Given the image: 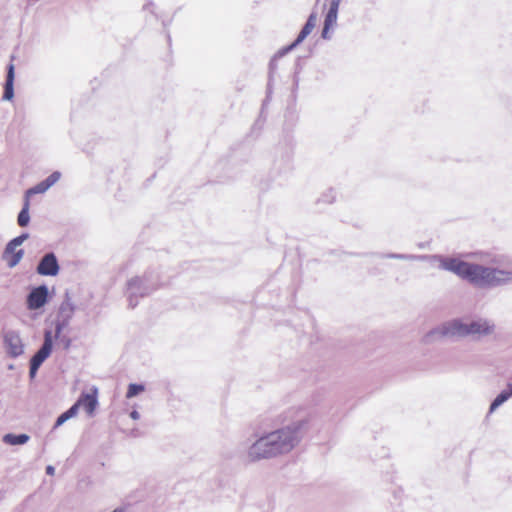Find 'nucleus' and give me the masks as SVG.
Instances as JSON below:
<instances>
[{
	"label": "nucleus",
	"instance_id": "obj_1",
	"mask_svg": "<svg viewBox=\"0 0 512 512\" xmlns=\"http://www.w3.org/2000/svg\"><path fill=\"white\" fill-rule=\"evenodd\" d=\"M439 268L456 274L479 288H491L512 281V271L465 262L458 258L436 256Z\"/></svg>",
	"mask_w": 512,
	"mask_h": 512
},
{
	"label": "nucleus",
	"instance_id": "obj_2",
	"mask_svg": "<svg viewBox=\"0 0 512 512\" xmlns=\"http://www.w3.org/2000/svg\"><path fill=\"white\" fill-rule=\"evenodd\" d=\"M308 419L302 418L274 431L265 433L274 458L290 453L301 442Z\"/></svg>",
	"mask_w": 512,
	"mask_h": 512
},
{
	"label": "nucleus",
	"instance_id": "obj_3",
	"mask_svg": "<svg viewBox=\"0 0 512 512\" xmlns=\"http://www.w3.org/2000/svg\"><path fill=\"white\" fill-rule=\"evenodd\" d=\"M159 287L158 276L152 272L144 273L141 276L131 277L127 281L126 295L129 306L134 308L141 298L149 296Z\"/></svg>",
	"mask_w": 512,
	"mask_h": 512
},
{
	"label": "nucleus",
	"instance_id": "obj_4",
	"mask_svg": "<svg viewBox=\"0 0 512 512\" xmlns=\"http://www.w3.org/2000/svg\"><path fill=\"white\" fill-rule=\"evenodd\" d=\"M467 337L466 320L455 318L442 323L425 334L423 341L432 343L443 338H465Z\"/></svg>",
	"mask_w": 512,
	"mask_h": 512
},
{
	"label": "nucleus",
	"instance_id": "obj_5",
	"mask_svg": "<svg viewBox=\"0 0 512 512\" xmlns=\"http://www.w3.org/2000/svg\"><path fill=\"white\" fill-rule=\"evenodd\" d=\"M271 459H274V456L265 434L257 438L243 452V460L247 463H258Z\"/></svg>",
	"mask_w": 512,
	"mask_h": 512
},
{
	"label": "nucleus",
	"instance_id": "obj_6",
	"mask_svg": "<svg viewBox=\"0 0 512 512\" xmlns=\"http://www.w3.org/2000/svg\"><path fill=\"white\" fill-rule=\"evenodd\" d=\"M75 311L76 305L72 299V296L68 291H66L64 294V299L61 302L58 310V318L55 324L56 337H58L63 329L70 324Z\"/></svg>",
	"mask_w": 512,
	"mask_h": 512
},
{
	"label": "nucleus",
	"instance_id": "obj_7",
	"mask_svg": "<svg viewBox=\"0 0 512 512\" xmlns=\"http://www.w3.org/2000/svg\"><path fill=\"white\" fill-rule=\"evenodd\" d=\"M28 238V234L24 233L8 242L3 252L2 258L9 268H13L19 264L24 255V250L19 248Z\"/></svg>",
	"mask_w": 512,
	"mask_h": 512
},
{
	"label": "nucleus",
	"instance_id": "obj_8",
	"mask_svg": "<svg viewBox=\"0 0 512 512\" xmlns=\"http://www.w3.org/2000/svg\"><path fill=\"white\" fill-rule=\"evenodd\" d=\"M3 340L10 357L17 358L24 353V344L17 332L12 330L5 332Z\"/></svg>",
	"mask_w": 512,
	"mask_h": 512
},
{
	"label": "nucleus",
	"instance_id": "obj_9",
	"mask_svg": "<svg viewBox=\"0 0 512 512\" xmlns=\"http://www.w3.org/2000/svg\"><path fill=\"white\" fill-rule=\"evenodd\" d=\"M467 337L486 336L494 331V325L486 319L466 320Z\"/></svg>",
	"mask_w": 512,
	"mask_h": 512
},
{
	"label": "nucleus",
	"instance_id": "obj_10",
	"mask_svg": "<svg viewBox=\"0 0 512 512\" xmlns=\"http://www.w3.org/2000/svg\"><path fill=\"white\" fill-rule=\"evenodd\" d=\"M59 269L60 267L55 254L47 253L41 258L36 271L42 276H56L59 273Z\"/></svg>",
	"mask_w": 512,
	"mask_h": 512
},
{
	"label": "nucleus",
	"instance_id": "obj_11",
	"mask_svg": "<svg viewBox=\"0 0 512 512\" xmlns=\"http://www.w3.org/2000/svg\"><path fill=\"white\" fill-rule=\"evenodd\" d=\"M48 299V288L46 285H40L34 288L27 296V306L30 310H36L43 307Z\"/></svg>",
	"mask_w": 512,
	"mask_h": 512
},
{
	"label": "nucleus",
	"instance_id": "obj_12",
	"mask_svg": "<svg viewBox=\"0 0 512 512\" xmlns=\"http://www.w3.org/2000/svg\"><path fill=\"white\" fill-rule=\"evenodd\" d=\"M53 348V340L51 331H46L44 334V342L41 348L31 358V362L41 366V364L49 357Z\"/></svg>",
	"mask_w": 512,
	"mask_h": 512
},
{
	"label": "nucleus",
	"instance_id": "obj_13",
	"mask_svg": "<svg viewBox=\"0 0 512 512\" xmlns=\"http://www.w3.org/2000/svg\"><path fill=\"white\" fill-rule=\"evenodd\" d=\"M80 407H83L88 415H93L98 405V390L96 387L91 393H82L77 400Z\"/></svg>",
	"mask_w": 512,
	"mask_h": 512
},
{
	"label": "nucleus",
	"instance_id": "obj_14",
	"mask_svg": "<svg viewBox=\"0 0 512 512\" xmlns=\"http://www.w3.org/2000/svg\"><path fill=\"white\" fill-rule=\"evenodd\" d=\"M61 174L57 171L49 175L45 180L38 183L34 187L30 188L26 192L25 199H30L32 195L46 192L51 186H53L59 179Z\"/></svg>",
	"mask_w": 512,
	"mask_h": 512
},
{
	"label": "nucleus",
	"instance_id": "obj_15",
	"mask_svg": "<svg viewBox=\"0 0 512 512\" xmlns=\"http://www.w3.org/2000/svg\"><path fill=\"white\" fill-rule=\"evenodd\" d=\"M339 7V0H332L327 15L325 17L324 27L322 31V37L328 38V32L330 28L336 23L337 13Z\"/></svg>",
	"mask_w": 512,
	"mask_h": 512
},
{
	"label": "nucleus",
	"instance_id": "obj_16",
	"mask_svg": "<svg viewBox=\"0 0 512 512\" xmlns=\"http://www.w3.org/2000/svg\"><path fill=\"white\" fill-rule=\"evenodd\" d=\"M14 59V57H12ZM14 70L15 66L13 64V60H11V63L8 65L7 68V77L4 85V93H3V99L4 100H12L14 97Z\"/></svg>",
	"mask_w": 512,
	"mask_h": 512
},
{
	"label": "nucleus",
	"instance_id": "obj_17",
	"mask_svg": "<svg viewBox=\"0 0 512 512\" xmlns=\"http://www.w3.org/2000/svg\"><path fill=\"white\" fill-rule=\"evenodd\" d=\"M317 22V16L315 13H312L302 30L300 31L298 37L296 40L292 43V45L289 47L290 49L297 46L299 43H301L315 28Z\"/></svg>",
	"mask_w": 512,
	"mask_h": 512
},
{
	"label": "nucleus",
	"instance_id": "obj_18",
	"mask_svg": "<svg viewBox=\"0 0 512 512\" xmlns=\"http://www.w3.org/2000/svg\"><path fill=\"white\" fill-rule=\"evenodd\" d=\"M30 439V436L28 434L22 433V434H13V433H7L2 437V441L11 446H18V445H24L26 444Z\"/></svg>",
	"mask_w": 512,
	"mask_h": 512
},
{
	"label": "nucleus",
	"instance_id": "obj_19",
	"mask_svg": "<svg viewBox=\"0 0 512 512\" xmlns=\"http://www.w3.org/2000/svg\"><path fill=\"white\" fill-rule=\"evenodd\" d=\"M508 399H510L509 395L503 390L496 396V398L492 401L489 412L493 413L498 407H500L503 403H505Z\"/></svg>",
	"mask_w": 512,
	"mask_h": 512
},
{
	"label": "nucleus",
	"instance_id": "obj_20",
	"mask_svg": "<svg viewBox=\"0 0 512 512\" xmlns=\"http://www.w3.org/2000/svg\"><path fill=\"white\" fill-rule=\"evenodd\" d=\"M145 390V386L143 384L131 383L128 386L126 397L128 399L137 396Z\"/></svg>",
	"mask_w": 512,
	"mask_h": 512
},
{
	"label": "nucleus",
	"instance_id": "obj_21",
	"mask_svg": "<svg viewBox=\"0 0 512 512\" xmlns=\"http://www.w3.org/2000/svg\"><path fill=\"white\" fill-rule=\"evenodd\" d=\"M385 258L390 259H399V260H406V261H414V260H424L425 256H415V255H408V254H386L384 256Z\"/></svg>",
	"mask_w": 512,
	"mask_h": 512
},
{
	"label": "nucleus",
	"instance_id": "obj_22",
	"mask_svg": "<svg viewBox=\"0 0 512 512\" xmlns=\"http://www.w3.org/2000/svg\"><path fill=\"white\" fill-rule=\"evenodd\" d=\"M29 206L30 202L28 199H25L24 206L21 210V212L18 215V224H28L29 222Z\"/></svg>",
	"mask_w": 512,
	"mask_h": 512
},
{
	"label": "nucleus",
	"instance_id": "obj_23",
	"mask_svg": "<svg viewBox=\"0 0 512 512\" xmlns=\"http://www.w3.org/2000/svg\"><path fill=\"white\" fill-rule=\"evenodd\" d=\"M70 419L69 415L66 413V411L64 413H62L56 420L55 424H54V429L60 427L61 425H63L66 421H68Z\"/></svg>",
	"mask_w": 512,
	"mask_h": 512
},
{
	"label": "nucleus",
	"instance_id": "obj_24",
	"mask_svg": "<svg viewBox=\"0 0 512 512\" xmlns=\"http://www.w3.org/2000/svg\"><path fill=\"white\" fill-rule=\"evenodd\" d=\"M80 406L78 405L77 401L66 411V413L69 415L70 419L75 417L79 411Z\"/></svg>",
	"mask_w": 512,
	"mask_h": 512
},
{
	"label": "nucleus",
	"instance_id": "obj_25",
	"mask_svg": "<svg viewBox=\"0 0 512 512\" xmlns=\"http://www.w3.org/2000/svg\"><path fill=\"white\" fill-rule=\"evenodd\" d=\"M335 200V194L332 190H330L327 194L323 195L322 201L324 203H332Z\"/></svg>",
	"mask_w": 512,
	"mask_h": 512
},
{
	"label": "nucleus",
	"instance_id": "obj_26",
	"mask_svg": "<svg viewBox=\"0 0 512 512\" xmlns=\"http://www.w3.org/2000/svg\"><path fill=\"white\" fill-rule=\"evenodd\" d=\"M40 365L36 364V363H33L30 361V370H29V376L31 378H34L38 369H39Z\"/></svg>",
	"mask_w": 512,
	"mask_h": 512
},
{
	"label": "nucleus",
	"instance_id": "obj_27",
	"mask_svg": "<svg viewBox=\"0 0 512 512\" xmlns=\"http://www.w3.org/2000/svg\"><path fill=\"white\" fill-rule=\"evenodd\" d=\"M503 391L506 392L510 398L512 397V381L506 385V388L503 389Z\"/></svg>",
	"mask_w": 512,
	"mask_h": 512
},
{
	"label": "nucleus",
	"instance_id": "obj_28",
	"mask_svg": "<svg viewBox=\"0 0 512 512\" xmlns=\"http://www.w3.org/2000/svg\"><path fill=\"white\" fill-rule=\"evenodd\" d=\"M130 417L133 419V420H138L140 418V414L137 410H133L130 412Z\"/></svg>",
	"mask_w": 512,
	"mask_h": 512
},
{
	"label": "nucleus",
	"instance_id": "obj_29",
	"mask_svg": "<svg viewBox=\"0 0 512 512\" xmlns=\"http://www.w3.org/2000/svg\"><path fill=\"white\" fill-rule=\"evenodd\" d=\"M46 473H47L48 475L53 476V475L55 474V468H54L52 465H48V466L46 467Z\"/></svg>",
	"mask_w": 512,
	"mask_h": 512
},
{
	"label": "nucleus",
	"instance_id": "obj_30",
	"mask_svg": "<svg viewBox=\"0 0 512 512\" xmlns=\"http://www.w3.org/2000/svg\"><path fill=\"white\" fill-rule=\"evenodd\" d=\"M111 512H124V509L123 508H116V509H114Z\"/></svg>",
	"mask_w": 512,
	"mask_h": 512
}]
</instances>
